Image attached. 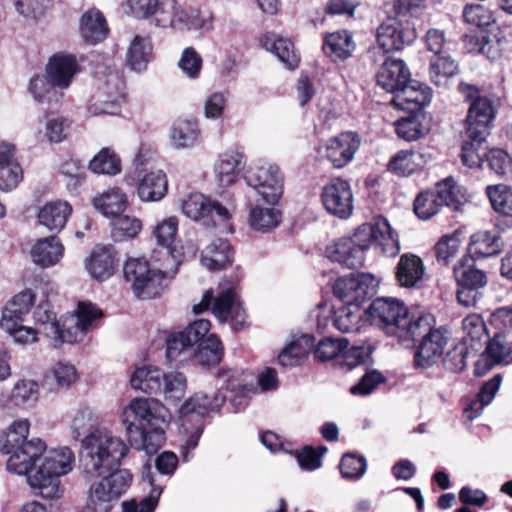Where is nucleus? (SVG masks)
Here are the masks:
<instances>
[{
	"mask_svg": "<svg viewBox=\"0 0 512 512\" xmlns=\"http://www.w3.org/2000/svg\"><path fill=\"white\" fill-rule=\"evenodd\" d=\"M129 447L107 429H96L82 439L80 463L82 473L102 477L89 489L84 512H109L132 483V474L119 469Z\"/></svg>",
	"mask_w": 512,
	"mask_h": 512,
	"instance_id": "obj_1",
	"label": "nucleus"
},
{
	"mask_svg": "<svg viewBox=\"0 0 512 512\" xmlns=\"http://www.w3.org/2000/svg\"><path fill=\"white\" fill-rule=\"evenodd\" d=\"M178 230L176 217L163 219L154 228L159 247L153 251L152 262L132 258L123 267L125 280L131 284L135 296L151 299L158 296L165 287V281L172 278L181 263L180 254L173 246Z\"/></svg>",
	"mask_w": 512,
	"mask_h": 512,
	"instance_id": "obj_2",
	"label": "nucleus"
},
{
	"mask_svg": "<svg viewBox=\"0 0 512 512\" xmlns=\"http://www.w3.org/2000/svg\"><path fill=\"white\" fill-rule=\"evenodd\" d=\"M168 421L166 408L155 399L135 398L122 412L129 443L147 455L156 454L164 444Z\"/></svg>",
	"mask_w": 512,
	"mask_h": 512,
	"instance_id": "obj_3",
	"label": "nucleus"
},
{
	"mask_svg": "<svg viewBox=\"0 0 512 512\" xmlns=\"http://www.w3.org/2000/svg\"><path fill=\"white\" fill-rule=\"evenodd\" d=\"M29 426L27 419H18L0 434V451L10 455L7 469L18 475L27 474L46 450L40 438L27 440Z\"/></svg>",
	"mask_w": 512,
	"mask_h": 512,
	"instance_id": "obj_4",
	"label": "nucleus"
},
{
	"mask_svg": "<svg viewBox=\"0 0 512 512\" xmlns=\"http://www.w3.org/2000/svg\"><path fill=\"white\" fill-rule=\"evenodd\" d=\"M75 455L69 447H60L47 451L42 464L26 474L27 481L34 494L46 499H56L61 496L60 477L73 469Z\"/></svg>",
	"mask_w": 512,
	"mask_h": 512,
	"instance_id": "obj_5",
	"label": "nucleus"
},
{
	"mask_svg": "<svg viewBox=\"0 0 512 512\" xmlns=\"http://www.w3.org/2000/svg\"><path fill=\"white\" fill-rule=\"evenodd\" d=\"M408 332L413 333L408 335L407 340H401L399 343L409 348L420 338L421 340L414 357L415 365L420 368L431 367L441 357L448 343L449 336L447 331L441 328L433 329L429 319L420 316L415 319V323Z\"/></svg>",
	"mask_w": 512,
	"mask_h": 512,
	"instance_id": "obj_6",
	"label": "nucleus"
},
{
	"mask_svg": "<svg viewBox=\"0 0 512 512\" xmlns=\"http://www.w3.org/2000/svg\"><path fill=\"white\" fill-rule=\"evenodd\" d=\"M152 22L161 28L176 30H203L213 29V16L209 12L197 9H183L176 0H159L153 9Z\"/></svg>",
	"mask_w": 512,
	"mask_h": 512,
	"instance_id": "obj_7",
	"label": "nucleus"
},
{
	"mask_svg": "<svg viewBox=\"0 0 512 512\" xmlns=\"http://www.w3.org/2000/svg\"><path fill=\"white\" fill-rule=\"evenodd\" d=\"M458 91L470 103L463 122L461 161L465 166L475 168L480 166V90L474 85L460 82Z\"/></svg>",
	"mask_w": 512,
	"mask_h": 512,
	"instance_id": "obj_8",
	"label": "nucleus"
},
{
	"mask_svg": "<svg viewBox=\"0 0 512 512\" xmlns=\"http://www.w3.org/2000/svg\"><path fill=\"white\" fill-rule=\"evenodd\" d=\"M374 325L380 327L386 334L396 337L398 341L407 340L408 330L415 323L407 307L395 298H377L367 309Z\"/></svg>",
	"mask_w": 512,
	"mask_h": 512,
	"instance_id": "obj_9",
	"label": "nucleus"
},
{
	"mask_svg": "<svg viewBox=\"0 0 512 512\" xmlns=\"http://www.w3.org/2000/svg\"><path fill=\"white\" fill-rule=\"evenodd\" d=\"M184 215L194 221H202L205 226H222V231H231L229 224L235 205L232 201L226 203L212 200L201 193H191L181 202Z\"/></svg>",
	"mask_w": 512,
	"mask_h": 512,
	"instance_id": "obj_10",
	"label": "nucleus"
},
{
	"mask_svg": "<svg viewBox=\"0 0 512 512\" xmlns=\"http://www.w3.org/2000/svg\"><path fill=\"white\" fill-rule=\"evenodd\" d=\"M476 234L470 238L467 253L454 267V275L459 286L457 300L460 305L470 308L476 305L480 295V246Z\"/></svg>",
	"mask_w": 512,
	"mask_h": 512,
	"instance_id": "obj_11",
	"label": "nucleus"
},
{
	"mask_svg": "<svg viewBox=\"0 0 512 512\" xmlns=\"http://www.w3.org/2000/svg\"><path fill=\"white\" fill-rule=\"evenodd\" d=\"M348 238L353 241L354 246L361 248L363 256L371 246L390 257L397 255L400 251L398 235L384 217L376 218L373 223L360 225Z\"/></svg>",
	"mask_w": 512,
	"mask_h": 512,
	"instance_id": "obj_12",
	"label": "nucleus"
},
{
	"mask_svg": "<svg viewBox=\"0 0 512 512\" xmlns=\"http://www.w3.org/2000/svg\"><path fill=\"white\" fill-rule=\"evenodd\" d=\"M212 302V313L220 322L230 320L235 328L243 327L246 322V313L235 288H223L216 297L211 290L206 291L202 300L193 306V312L202 313L210 307Z\"/></svg>",
	"mask_w": 512,
	"mask_h": 512,
	"instance_id": "obj_13",
	"label": "nucleus"
},
{
	"mask_svg": "<svg viewBox=\"0 0 512 512\" xmlns=\"http://www.w3.org/2000/svg\"><path fill=\"white\" fill-rule=\"evenodd\" d=\"M101 316V311L92 303L80 302L77 312L66 315L57 328V334L50 343L54 348L64 343L74 344L86 336L92 322Z\"/></svg>",
	"mask_w": 512,
	"mask_h": 512,
	"instance_id": "obj_14",
	"label": "nucleus"
},
{
	"mask_svg": "<svg viewBox=\"0 0 512 512\" xmlns=\"http://www.w3.org/2000/svg\"><path fill=\"white\" fill-rule=\"evenodd\" d=\"M245 181L269 205H275L283 194V177L275 164L269 162L255 164L248 170Z\"/></svg>",
	"mask_w": 512,
	"mask_h": 512,
	"instance_id": "obj_15",
	"label": "nucleus"
},
{
	"mask_svg": "<svg viewBox=\"0 0 512 512\" xmlns=\"http://www.w3.org/2000/svg\"><path fill=\"white\" fill-rule=\"evenodd\" d=\"M416 38L415 23L409 18L390 17L377 28V42L385 52L399 51Z\"/></svg>",
	"mask_w": 512,
	"mask_h": 512,
	"instance_id": "obj_16",
	"label": "nucleus"
},
{
	"mask_svg": "<svg viewBox=\"0 0 512 512\" xmlns=\"http://www.w3.org/2000/svg\"><path fill=\"white\" fill-rule=\"evenodd\" d=\"M375 279L370 274L358 273L340 277L333 285L334 295L343 304H363L375 288Z\"/></svg>",
	"mask_w": 512,
	"mask_h": 512,
	"instance_id": "obj_17",
	"label": "nucleus"
},
{
	"mask_svg": "<svg viewBox=\"0 0 512 512\" xmlns=\"http://www.w3.org/2000/svg\"><path fill=\"white\" fill-rule=\"evenodd\" d=\"M359 147L358 135L345 132L319 145L317 153L320 158L328 160L334 168H343L352 161Z\"/></svg>",
	"mask_w": 512,
	"mask_h": 512,
	"instance_id": "obj_18",
	"label": "nucleus"
},
{
	"mask_svg": "<svg viewBox=\"0 0 512 512\" xmlns=\"http://www.w3.org/2000/svg\"><path fill=\"white\" fill-rule=\"evenodd\" d=\"M326 211L340 219L351 216L353 211V193L350 184L342 179H335L327 184L321 194Z\"/></svg>",
	"mask_w": 512,
	"mask_h": 512,
	"instance_id": "obj_19",
	"label": "nucleus"
},
{
	"mask_svg": "<svg viewBox=\"0 0 512 512\" xmlns=\"http://www.w3.org/2000/svg\"><path fill=\"white\" fill-rule=\"evenodd\" d=\"M394 94L393 103L410 113H423L422 109L429 105L432 99L431 89L427 85L411 79Z\"/></svg>",
	"mask_w": 512,
	"mask_h": 512,
	"instance_id": "obj_20",
	"label": "nucleus"
},
{
	"mask_svg": "<svg viewBox=\"0 0 512 512\" xmlns=\"http://www.w3.org/2000/svg\"><path fill=\"white\" fill-rule=\"evenodd\" d=\"M117 266L116 251L111 245H97L85 261L89 275L98 281L110 278L115 273Z\"/></svg>",
	"mask_w": 512,
	"mask_h": 512,
	"instance_id": "obj_21",
	"label": "nucleus"
},
{
	"mask_svg": "<svg viewBox=\"0 0 512 512\" xmlns=\"http://www.w3.org/2000/svg\"><path fill=\"white\" fill-rule=\"evenodd\" d=\"M15 153L13 144L0 143V190L4 192L15 189L23 179V170Z\"/></svg>",
	"mask_w": 512,
	"mask_h": 512,
	"instance_id": "obj_22",
	"label": "nucleus"
},
{
	"mask_svg": "<svg viewBox=\"0 0 512 512\" xmlns=\"http://www.w3.org/2000/svg\"><path fill=\"white\" fill-rule=\"evenodd\" d=\"M226 401V396L216 392L212 398L204 393H195L188 398L179 408V415L183 421H190V417L203 418L210 412H218Z\"/></svg>",
	"mask_w": 512,
	"mask_h": 512,
	"instance_id": "obj_23",
	"label": "nucleus"
},
{
	"mask_svg": "<svg viewBox=\"0 0 512 512\" xmlns=\"http://www.w3.org/2000/svg\"><path fill=\"white\" fill-rule=\"evenodd\" d=\"M78 71L76 57L71 54H54L46 65L47 77L59 89L70 86L73 77Z\"/></svg>",
	"mask_w": 512,
	"mask_h": 512,
	"instance_id": "obj_24",
	"label": "nucleus"
},
{
	"mask_svg": "<svg viewBox=\"0 0 512 512\" xmlns=\"http://www.w3.org/2000/svg\"><path fill=\"white\" fill-rule=\"evenodd\" d=\"M425 266L422 259L413 253L400 256L395 268L397 283L405 288H420L424 283Z\"/></svg>",
	"mask_w": 512,
	"mask_h": 512,
	"instance_id": "obj_25",
	"label": "nucleus"
},
{
	"mask_svg": "<svg viewBox=\"0 0 512 512\" xmlns=\"http://www.w3.org/2000/svg\"><path fill=\"white\" fill-rule=\"evenodd\" d=\"M410 71L401 59L388 58L377 73L378 85L389 93H395L410 80Z\"/></svg>",
	"mask_w": 512,
	"mask_h": 512,
	"instance_id": "obj_26",
	"label": "nucleus"
},
{
	"mask_svg": "<svg viewBox=\"0 0 512 512\" xmlns=\"http://www.w3.org/2000/svg\"><path fill=\"white\" fill-rule=\"evenodd\" d=\"M244 165V155L237 150H229L219 155L214 165L218 184L223 187L234 184Z\"/></svg>",
	"mask_w": 512,
	"mask_h": 512,
	"instance_id": "obj_27",
	"label": "nucleus"
},
{
	"mask_svg": "<svg viewBox=\"0 0 512 512\" xmlns=\"http://www.w3.org/2000/svg\"><path fill=\"white\" fill-rule=\"evenodd\" d=\"M30 255L33 263L49 268L60 262L64 255V246L56 236L39 239L31 248Z\"/></svg>",
	"mask_w": 512,
	"mask_h": 512,
	"instance_id": "obj_28",
	"label": "nucleus"
},
{
	"mask_svg": "<svg viewBox=\"0 0 512 512\" xmlns=\"http://www.w3.org/2000/svg\"><path fill=\"white\" fill-rule=\"evenodd\" d=\"M326 255L332 262H337L350 269L359 268L364 263L361 248L354 246L353 241L347 237H342L327 246Z\"/></svg>",
	"mask_w": 512,
	"mask_h": 512,
	"instance_id": "obj_29",
	"label": "nucleus"
},
{
	"mask_svg": "<svg viewBox=\"0 0 512 512\" xmlns=\"http://www.w3.org/2000/svg\"><path fill=\"white\" fill-rule=\"evenodd\" d=\"M72 213V206L67 201H52L39 209V223L50 232L58 233L66 225Z\"/></svg>",
	"mask_w": 512,
	"mask_h": 512,
	"instance_id": "obj_30",
	"label": "nucleus"
},
{
	"mask_svg": "<svg viewBox=\"0 0 512 512\" xmlns=\"http://www.w3.org/2000/svg\"><path fill=\"white\" fill-rule=\"evenodd\" d=\"M365 315L368 311L362 304H343L334 311L332 323L342 333H353L360 330Z\"/></svg>",
	"mask_w": 512,
	"mask_h": 512,
	"instance_id": "obj_31",
	"label": "nucleus"
},
{
	"mask_svg": "<svg viewBox=\"0 0 512 512\" xmlns=\"http://www.w3.org/2000/svg\"><path fill=\"white\" fill-rule=\"evenodd\" d=\"M501 329L488 342L485 355L491 361L485 364V369L490 370L494 364H509L512 362V331Z\"/></svg>",
	"mask_w": 512,
	"mask_h": 512,
	"instance_id": "obj_32",
	"label": "nucleus"
},
{
	"mask_svg": "<svg viewBox=\"0 0 512 512\" xmlns=\"http://www.w3.org/2000/svg\"><path fill=\"white\" fill-rule=\"evenodd\" d=\"M36 301V293L31 288H26L17 293L5 305L0 327H13L12 319L23 320V316L28 314Z\"/></svg>",
	"mask_w": 512,
	"mask_h": 512,
	"instance_id": "obj_33",
	"label": "nucleus"
},
{
	"mask_svg": "<svg viewBox=\"0 0 512 512\" xmlns=\"http://www.w3.org/2000/svg\"><path fill=\"white\" fill-rule=\"evenodd\" d=\"M153 55V44L150 35H136L130 43L126 64L135 72H143L147 69L148 63Z\"/></svg>",
	"mask_w": 512,
	"mask_h": 512,
	"instance_id": "obj_34",
	"label": "nucleus"
},
{
	"mask_svg": "<svg viewBox=\"0 0 512 512\" xmlns=\"http://www.w3.org/2000/svg\"><path fill=\"white\" fill-rule=\"evenodd\" d=\"M108 26L103 14L95 8L86 11L80 19V33L89 44H97L106 39Z\"/></svg>",
	"mask_w": 512,
	"mask_h": 512,
	"instance_id": "obj_35",
	"label": "nucleus"
},
{
	"mask_svg": "<svg viewBox=\"0 0 512 512\" xmlns=\"http://www.w3.org/2000/svg\"><path fill=\"white\" fill-rule=\"evenodd\" d=\"M94 208L107 218H115L127 207V195L120 188H111L95 196L92 200Z\"/></svg>",
	"mask_w": 512,
	"mask_h": 512,
	"instance_id": "obj_36",
	"label": "nucleus"
},
{
	"mask_svg": "<svg viewBox=\"0 0 512 512\" xmlns=\"http://www.w3.org/2000/svg\"><path fill=\"white\" fill-rule=\"evenodd\" d=\"M427 161L428 157L421 152L401 150L390 159L387 169L398 176H409L422 169Z\"/></svg>",
	"mask_w": 512,
	"mask_h": 512,
	"instance_id": "obj_37",
	"label": "nucleus"
},
{
	"mask_svg": "<svg viewBox=\"0 0 512 512\" xmlns=\"http://www.w3.org/2000/svg\"><path fill=\"white\" fill-rule=\"evenodd\" d=\"M233 251L228 240L218 238L212 241L201 255V263L209 270H220L231 264Z\"/></svg>",
	"mask_w": 512,
	"mask_h": 512,
	"instance_id": "obj_38",
	"label": "nucleus"
},
{
	"mask_svg": "<svg viewBox=\"0 0 512 512\" xmlns=\"http://www.w3.org/2000/svg\"><path fill=\"white\" fill-rule=\"evenodd\" d=\"M264 48L277 56L288 69H295L299 63V57L294 51L292 42L279 37L275 33H266L261 38Z\"/></svg>",
	"mask_w": 512,
	"mask_h": 512,
	"instance_id": "obj_39",
	"label": "nucleus"
},
{
	"mask_svg": "<svg viewBox=\"0 0 512 512\" xmlns=\"http://www.w3.org/2000/svg\"><path fill=\"white\" fill-rule=\"evenodd\" d=\"M168 181L162 170L151 171L144 175L138 185V195L142 201L161 200L167 193Z\"/></svg>",
	"mask_w": 512,
	"mask_h": 512,
	"instance_id": "obj_40",
	"label": "nucleus"
},
{
	"mask_svg": "<svg viewBox=\"0 0 512 512\" xmlns=\"http://www.w3.org/2000/svg\"><path fill=\"white\" fill-rule=\"evenodd\" d=\"M314 346V338L310 335H302L291 341L279 354L278 362L283 367H295L300 365L308 356Z\"/></svg>",
	"mask_w": 512,
	"mask_h": 512,
	"instance_id": "obj_41",
	"label": "nucleus"
},
{
	"mask_svg": "<svg viewBox=\"0 0 512 512\" xmlns=\"http://www.w3.org/2000/svg\"><path fill=\"white\" fill-rule=\"evenodd\" d=\"M463 21L467 26L463 43L469 52H480V5L467 4L463 8Z\"/></svg>",
	"mask_w": 512,
	"mask_h": 512,
	"instance_id": "obj_42",
	"label": "nucleus"
},
{
	"mask_svg": "<svg viewBox=\"0 0 512 512\" xmlns=\"http://www.w3.org/2000/svg\"><path fill=\"white\" fill-rule=\"evenodd\" d=\"M281 221V213L274 205H255L250 209L248 223L257 232L267 233L275 229Z\"/></svg>",
	"mask_w": 512,
	"mask_h": 512,
	"instance_id": "obj_43",
	"label": "nucleus"
},
{
	"mask_svg": "<svg viewBox=\"0 0 512 512\" xmlns=\"http://www.w3.org/2000/svg\"><path fill=\"white\" fill-rule=\"evenodd\" d=\"M410 117L396 123L397 135L407 141H415L426 135L430 130V119L425 113H411Z\"/></svg>",
	"mask_w": 512,
	"mask_h": 512,
	"instance_id": "obj_44",
	"label": "nucleus"
},
{
	"mask_svg": "<svg viewBox=\"0 0 512 512\" xmlns=\"http://www.w3.org/2000/svg\"><path fill=\"white\" fill-rule=\"evenodd\" d=\"M187 385V377L182 372H163L161 391L158 394L163 395L168 404L178 405L187 392Z\"/></svg>",
	"mask_w": 512,
	"mask_h": 512,
	"instance_id": "obj_45",
	"label": "nucleus"
},
{
	"mask_svg": "<svg viewBox=\"0 0 512 512\" xmlns=\"http://www.w3.org/2000/svg\"><path fill=\"white\" fill-rule=\"evenodd\" d=\"M163 371L157 367L145 366L137 368L131 376V386L146 394L157 395L161 391Z\"/></svg>",
	"mask_w": 512,
	"mask_h": 512,
	"instance_id": "obj_46",
	"label": "nucleus"
},
{
	"mask_svg": "<svg viewBox=\"0 0 512 512\" xmlns=\"http://www.w3.org/2000/svg\"><path fill=\"white\" fill-rule=\"evenodd\" d=\"M355 49L352 35L346 31L329 34L324 41L323 50L334 60H346Z\"/></svg>",
	"mask_w": 512,
	"mask_h": 512,
	"instance_id": "obj_47",
	"label": "nucleus"
},
{
	"mask_svg": "<svg viewBox=\"0 0 512 512\" xmlns=\"http://www.w3.org/2000/svg\"><path fill=\"white\" fill-rule=\"evenodd\" d=\"M76 379L77 371L73 365L58 362L45 373L43 383L49 390L57 391L68 388Z\"/></svg>",
	"mask_w": 512,
	"mask_h": 512,
	"instance_id": "obj_48",
	"label": "nucleus"
},
{
	"mask_svg": "<svg viewBox=\"0 0 512 512\" xmlns=\"http://www.w3.org/2000/svg\"><path fill=\"white\" fill-rule=\"evenodd\" d=\"M100 418L93 409L87 405L79 407L71 422V433L75 440H81L90 432L98 429Z\"/></svg>",
	"mask_w": 512,
	"mask_h": 512,
	"instance_id": "obj_49",
	"label": "nucleus"
},
{
	"mask_svg": "<svg viewBox=\"0 0 512 512\" xmlns=\"http://www.w3.org/2000/svg\"><path fill=\"white\" fill-rule=\"evenodd\" d=\"M194 357L201 366L211 367L218 365L223 357V347L220 340L214 334L209 335L200 342Z\"/></svg>",
	"mask_w": 512,
	"mask_h": 512,
	"instance_id": "obj_50",
	"label": "nucleus"
},
{
	"mask_svg": "<svg viewBox=\"0 0 512 512\" xmlns=\"http://www.w3.org/2000/svg\"><path fill=\"white\" fill-rule=\"evenodd\" d=\"M491 208L504 216L512 215V187L505 184L488 185L485 189Z\"/></svg>",
	"mask_w": 512,
	"mask_h": 512,
	"instance_id": "obj_51",
	"label": "nucleus"
},
{
	"mask_svg": "<svg viewBox=\"0 0 512 512\" xmlns=\"http://www.w3.org/2000/svg\"><path fill=\"white\" fill-rule=\"evenodd\" d=\"M89 169L95 174L116 175L121 171V160L110 148H102L89 162Z\"/></svg>",
	"mask_w": 512,
	"mask_h": 512,
	"instance_id": "obj_52",
	"label": "nucleus"
},
{
	"mask_svg": "<svg viewBox=\"0 0 512 512\" xmlns=\"http://www.w3.org/2000/svg\"><path fill=\"white\" fill-rule=\"evenodd\" d=\"M458 72L457 63L445 55H435L430 62V78L437 86H446L448 79Z\"/></svg>",
	"mask_w": 512,
	"mask_h": 512,
	"instance_id": "obj_53",
	"label": "nucleus"
},
{
	"mask_svg": "<svg viewBox=\"0 0 512 512\" xmlns=\"http://www.w3.org/2000/svg\"><path fill=\"white\" fill-rule=\"evenodd\" d=\"M504 36L495 23L482 24V54L488 59L496 60L502 53Z\"/></svg>",
	"mask_w": 512,
	"mask_h": 512,
	"instance_id": "obj_54",
	"label": "nucleus"
},
{
	"mask_svg": "<svg viewBox=\"0 0 512 512\" xmlns=\"http://www.w3.org/2000/svg\"><path fill=\"white\" fill-rule=\"evenodd\" d=\"M143 481H146L151 487L148 497L142 499L140 502L135 500L123 502V512H153L155 510L163 491L162 487L154 486L153 478L150 473L143 474Z\"/></svg>",
	"mask_w": 512,
	"mask_h": 512,
	"instance_id": "obj_55",
	"label": "nucleus"
},
{
	"mask_svg": "<svg viewBox=\"0 0 512 512\" xmlns=\"http://www.w3.org/2000/svg\"><path fill=\"white\" fill-rule=\"evenodd\" d=\"M199 136L197 124L188 120H177L172 128L171 140L176 148L193 146Z\"/></svg>",
	"mask_w": 512,
	"mask_h": 512,
	"instance_id": "obj_56",
	"label": "nucleus"
},
{
	"mask_svg": "<svg viewBox=\"0 0 512 512\" xmlns=\"http://www.w3.org/2000/svg\"><path fill=\"white\" fill-rule=\"evenodd\" d=\"M112 237L115 241H124L134 238L142 229L141 221L123 213L112 219Z\"/></svg>",
	"mask_w": 512,
	"mask_h": 512,
	"instance_id": "obj_57",
	"label": "nucleus"
},
{
	"mask_svg": "<svg viewBox=\"0 0 512 512\" xmlns=\"http://www.w3.org/2000/svg\"><path fill=\"white\" fill-rule=\"evenodd\" d=\"M33 317L35 323L40 327V332L51 341L52 337L57 334L60 322L47 300L39 303L34 310Z\"/></svg>",
	"mask_w": 512,
	"mask_h": 512,
	"instance_id": "obj_58",
	"label": "nucleus"
},
{
	"mask_svg": "<svg viewBox=\"0 0 512 512\" xmlns=\"http://www.w3.org/2000/svg\"><path fill=\"white\" fill-rule=\"evenodd\" d=\"M434 193L437 194V198L442 207L445 205L454 210L459 209L461 205V193L453 177L449 176L437 183Z\"/></svg>",
	"mask_w": 512,
	"mask_h": 512,
	"instance_id": "obj_59",
	"label": "nucleus"
},
{
	"mask_svg": "<svg viewBox=\"0 0 512 512\" xmlns=\"http://www.w3.org/2000/svg\"><path fill=\"white\" fill-rule=\"evenodd\" d=\"M349 346L346 338L326 337L319 341L314 354L321 361L336 359L339 362L340 355Z\"/></svg>",
	"mask_w": 512,
	"mask_h": 512,
	"instance_id": "obj_60",
	"label": "nucleus"
},
{
	"mask_svg": "<svg viewBox=\"0 0 512 512\" xmlns=\"http://www.w3.org/2000/svg\"><path fill=\"white\" fill-rule=\"evenodd\" d=\"M340 473L348 480H359L365 474L367 462L364 456L353 453H345L339 464Z\"/></svg>",
	"mask_w": 512,
	"mask_h": 512,
	"instance_id": "obj_61",
	"label": "nucleus"
},
{
	"mask_svg": "<svg viewBox=\"0 0 512 512\" xmlns=\"http://www.w3.org/2000/svg\"><path fill=\"white\" fill-rule=\"evenodd\" d=\"M414 212L422 220H428L436 215L442 205L439 203L437 194L432 190L421 192L414 200Z\"/></svg>",
	"mask_w": 512,
	"mask_h": 512,
	"instance_id": "obj_62",
	"label": "nucleus"
},
{
	"mask_svg": "<svg viewBox=\"0 0 512 512\" xmlns=\"http://www.w3.org/2000/svg\"><path fill=\"white\" fill-rule=\"evenodd\" d=\"M178 67L189 79H198L203 67V59L194 47H186L178 61Z\"/></svg>",
	"mask_w": 512,
	"mask_h": 512,
	"instance_id": "obj_63",
	"label": "nucleus"
},
{
	"mask_svg": "<svg viewBox=\"0 0 512 512\" xmlns=\"http://www.w3.org/2000/svg\"><path fill=\"white\" fill-rule=\"evenodd\" d=\"M461 244V232L444 235L436 244L435 252L439 263L448 264L454 258Z\"/></svg>",
	"mask_w": 512,
	"mask_h": 512,
	"instance_id": "obj_64",
	"label": "nucleus"
}]
</instances>
